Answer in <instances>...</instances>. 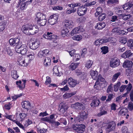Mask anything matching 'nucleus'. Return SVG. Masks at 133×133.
I'll list each match as a JSON object with an SVG mask.
<instances>
[{
  "instance_id": "1",
  "label": "nucleus",
  "mask_w": 133,
  "mask_h": 133,
  "mask_svg": "<svg viewBox=\"0 0 133 133\" xmlns=\"http://www.w3.org/2000/svg\"><path fill=\"white\" fill-rule=\"evenodd\" d=\"M23 27V32L27 35H34L38 31L37 26L34 24H27Z\"/></svg>"
},
{
  "instance_id": "2",
  "label": "nucleus",
  "mask_w": 133,
  "mask_h": 133,
  "mask_svg": "<svg viewBox=\"0 0 133 133\" xmlns=\"http://www.w3.org/2000/svg\"><path fill=\"white\" fill-rule=\"evenodd\" d=\"M28 49V48L26 44H22L21 42L19 45H17V48H15V51L17 53H21L22 55H24L27 53Z\"/></svg>"
},
{
  "instance_id": "3",
  "label": "nucleus",
  "mask_w": 133,
  "mask_h": 133,
  "mask_svg": "<svg viewBox=\"0 0 133 133\" xmlns=\"http://www.w3.org/2000/svg\"><path fill=\"white\" fill-rule=\"evenodd\" d=\"M85 126L83 124H73L72 127L73 130L78 133H82L85 131Z\"/></svg>"
},
{
  "instance_id": "4",
  "label": "nucleus",
  "mask_w": 133,
  "mask_h": 133,
  "mask_svg": "<svg viewBox=\"0 0 133 133\" xmlns=\"http://www.w3.org/2000/svg\"><path fill=\"white\" fill-rule=\"evenodd\" d=\"M43 37L45 39L51 41L53 42H57L55 41L57 39V36L53 35L51 32H47L46 34H44L43 35Z\"/></svg>"
},
{
  "instance_id": "5",
  "label": "nucleus",
  "mask_w": 133,
  "mask_h": 133,
  "mask_svg": "<svg viewBox=\"0 0 133 133\" xmlns=\"http://www.w3.org/2000/svg\"><path fill=\"white\" fill-rule=\"evenodd\" d=\"M111 37L107 38L104 37L100 40L98 39L95 41V44L97 46H99L103 43H106L107 42H110L111 41Z\"/></svg>"
},
{
  "instance_id": "6",
  "label": "nucleus",
  "mask_w": 133,
  "mask_h": 133,
  "mask_svg": "<svg viewBox=\"0 0 133 133\" xmlns=\"http://www.w3.org/2000/svg\"><path fill=\"white\" fill-rule=\"evenodd\" d=\"M88 116V112L87 111H82L79 113V116L78 117L79 122L83 121L84 119H86L87 118Z\"/></svg>"
},
{
  "instance_id": "7",
  "label": "nucleus",
  "mask_w": 133,
  "mask_h": 133,
  "mask_svg": "<svg viewBox=\"0 0 133 133\" xmlns=\"http://www.w3.org/2000/svg\"><path fill=\"white\" fill-rule=\"evenodd\" d=\"M9 42L11 46H16L15 48H17V45H19L21 43L19 42V39L17 38L10 39L9 40Z\"/></svg>"
},
{
  "instance_id": "8",
  "label": "nucleus",
  "mask_w": 133,
  "mask_h": 133,
  "mask_svg": "<svg viewBox=\"0 0 133 133\" xmlns=\"http://www.w3.org/2000/svg\"><path fill=\"white\" fill-rule=\"evenodd\" d=\"M17 61L19 64L24 66H27L30 63V61H27L24 58L20 57H18Z\"/></svg>"
},
{
  "instance_id": "9",
  "label": "nucleus",
  "mask_w": 133,
  "mask_h": 133,
  "mask_svg": "<svg viewBox=\"0 0 133 133\" xmlns=\"http://www.w3.org/2000/svg\"><path fill=\"white\" fill-rule=\"evenodd\" d=\"M59 106L58 110L62 114H64L66 112L69 107L67 104L63 103H61Z\"/></svg>"
},
{
  "instance_id": "10",
  "label": "nucleus",
  "mask_w": 133,
  "mask_h": 133,
  "mask_svg": "<svg viewBox=\"0 0 133 133\" xmlns=\"http://www.w3.org/2000/svg\"><path fill=\"white\" fill-rule=\"evenodd\" d=\"M116 124L114 122H110L106 125V131L109 132L112 131L114 130L115 129Z\"/></svg>"
},
{
  "instance_id": "11",
  "label": "nucleus",
  "mask_w": 133,
  "mask_h": 133,
  "mask_svg": "<svg viewBox=\"0 0 133 133\" xmlns=\"http://www.w3.org/2000/svg\"><path fill=\"white\" fill-rule=\"evenodd\" d=\"M119 64V59L117 58H114L111 60L110 65V67L115 68L118 66Z\"/></svg>"
},
{
  "instance_id": "12",
  "label": "nucleus",
  "mask_w": 133,
  "mask_h": 133,
  "mask_svg": "<svg viewBox=\"0 0 133 133\" xmlns=\"http://www.w3.org/2000/svg\"><path fill=\"white\" fill-rule=\"evenodd\" d=\"M58 19V16L56 14L51 15L49 18L48 22L50 24L53 25L56 23Z\"/></svg>"
},
{
  "instance_id": "13",
  "label": "nucleus",
  "mask_w": 133,
  "mask_h": 133,
  "mask_svg": "<svg viewBox=\"0 0 133 133\" xmlns=\"http://www.w3.org/2000/svg\"><path fill=\"white\" fill-rule=\"evenodd\" d=\"M87 11V8L85 6H82L78 8L77 10V13L80 16H82L84 15Z\"/></svg>"
},
{
  "instance_id": "14",
  "label": "nucleus",
  "mask_w": 133,
  "mask_h": 133,
  "mask_svg": "<svg viewBox=\"0 0 133 133\" xmlns=\"http://www.w3.org/2000/svg\"><path fill=\"white\" fill-rule=\"evenodd\" d=\"M39 43L38 42L36 41H31L30 43V48L32 50H35L37 49L39 46Z\"/></svg>"
},
{
  "instance_id": "15",
  "label": "nucleus",
  "mask_w": 133,
  "mask_h": 133,
  "mask_svg": "<svg viewBox=\"0 0 133 133\" xmlns=\"http://www.w3.org/2000/svg\"><path fill=\"white\" fill-rule=\"evenodd\" d=\"M78 82L76 80L70 77L68 78V84L71 87H74L77 84Z\"/></svg>"
},
{
  "instance_id": "16",
  "label": "nucleus",
  "mask_w": 133,
  "mask_h": 133,
  "mask_svg": "<svg viewBox=\"0 0 133 133\" xmlns=\"http://www.w3.org/2000/svg\"><path fill=\"white\" fill-rule=\"evenodd\" d=\"M18 4L20 6V9L21 10L25 9L28 5L24 1V0H19Z\"/></svg>"
},
{
  "instance_id": "17",
  "label": "nucleus",
  "mask_w": 133,
  "mask_h": 133,
  "mask_svg": "<svg viewBox=\"0 0 133 133\" xmlns=\"http://www.w3.org/2000/svg\"><path fill=\"white\" fill-rule=\"evenodd\" d=\"M46 19L45 15L42 13H38L36 15V20L38 22V21H41Z\"/></svg>"
},
{
  "instance_id": "18",
  "label": "nucleus",
  "mask_w": 133,
  "mask_h": 133,
  "mask_svg": "<svg viewBox=\"0 0 133 133\" xmlns=\"http://www.w3.org/2000/svg\"><path fill=\"white\" fill-rule=\"evenodd\" d=\"M72 106V107L78 110L83 109L84 108V107L82 104L78 102H76L75 104H73Z\"/></svg>"
},
{
  "instance_id": "19",
  "label": "nucleus",
  "mask_w": 133,
  "mask_h": 133,
  "mask_svg": "<svg viewBox=\"0 0 133 133\" xmlns=\"http://www.w3.org/2000/svg\"><path fill=\"white\" fill-rule=\"evenodd\" d=\"M69 123L70 124L79 122V119L78 117L73 116L72 117H69L68 118Z\"/></svg>"
},
{
  "instance_id": "20",
  "label": "nucleus",
  "mask_w": 133,
  "mask_h": 133,
  "mask_svg": "<svg viewBox=\"0 0 133 133\" xmlns=\"http://www.w3.org/2000/svg\"><path fill=\"white\" fill-rule=\"evenodd\" d=\"M74 24L71 20H66L64 26L69 28H72L74 26Z\"/></svg>"
},
{
  "instance_id": "21",
  "label": "nucleus",
  "mask_w": 133,
  "mask_h": 133,
  "mask_svg": "<svg viewBox=\"0 0 133 133\" xmlns=\"http://www.w3.org/2000/svg\"><path fill=\"white\" fill-rule=\"evenodd\" d=\"M22 107L23 108L26 109L27 111L30 107V104L29 101H25L22 103Z\"/></svg>"
},
{
  "instance_id": "22",
  "label": "nucleus",
  "mask_w": 133,
  "mask_h": 133,
  "mask_svg": "<svg viewBox=\"0 0 133 133\" xmlns=\"http://www.w3.org/2000/svg\"><path fill=\"white\" fill-rule=\"evenodd\" d=\"M76 93V91L72 92L70 93H65L63 95V98L64 99L68 98L75 95Z\"/></svg>"
},
{
  "instance_id": "23",
  "label": "nucleus",
  "mask_w": 133,
  "mask_h": 133,
  "mask_svg": "<svg viewBox=\"0 0 133 133\" xmlns=\"http://www.w3.org/2000/svg\"><path fill=\"white\" fill-rule=\"evenodd\" d=\"M106 26V24L103 22L97 23L95 26V28L98 30H101L104 28Z\"/></svg>"
},
{
  "instance_id": "24",
  "label": "nucleus",
  "mask_w": 133,
  "mask_h": 133,
  "mask_svg": "<svg viewBox=\"0 0 133 133\" xmlns=\"http://www.w3.org/2000/svg\"><path fill=\"white\" fill-rule=\"evenodd\" d=\"M90 74L93 79L96 80L97 79L98 73L97 71L91 70L90 71Z\"/></svg>"
},
{
  "instance_id": "25",
  "label": "nucleus",
  "mask_w": 133,
  "mask_h": 133,
  "mask_svg": "<svg viewBox=\"0 0 133 133\" xmlns=\"http://www.w3.org/2000/svg\"><path fill=\"white\" fill-rule=\"evenodd\" d=\"M123 66L125 67L131 68L133 65V63L131 61L126 60L124 63Z\"/></svg>"
},
{
  "instance_id": "26",
  "label": "nucleus",
  "mask_w": 133,
  "mask_h": 133,
  "mask_svg": "<svg viewBox=\"0 0 133 133\" xmlns=\"http://www.w3.org/2000/svg\"><path fill=\"white\" fill-rule=\"evenodd\" d=\"M99 100L97 99L93 100L91 104V106L92 107L98 106L99 103Z\"/></svg>"
},
{
  "instance_id": "27",
  "label": "nucleus",
  "mask_w": 133,
  "mask_h": 133,
  "mask_svg": "<svg viewBox=\"0 0 133 133\" xmlns=\"http://www.w3.org/2000/svg\"><path fill=\"white\" fill-rule=\"evenodd\" d=\"M126 85L127 86V87H126L127 88L126 90L127 91V92L124 94V96H126L130 92L131 89L132 87V85L130 83H129L128 85Z\"/></svg>"
},
{
  "instance_id": "28",
  "label": "nucleus",
  "mask_w": 133,
  "mask_h": 133,
  "mask_svg": "<svg viewBox=\"0 0 133 133\" xmlns=\"http://www.w3.org/2000/svg\"><path fill=\"white\" fill-rule=\"evenodd\" d=\"M44 65L46 66L50 65L51 64V59L50 58L46 57L44 60Z\"/></svg>"
},
{
  "instance_id": "29",
  "label": "nucleus",
  "mask_w": 133,
  "mask_h": 133,
  "mask_svg": "<svg viewBox=\"0 0 133 133\" xmlns=\"http://www.w3.org/2000/svg\"><path fill=\"white\" fill-rule=\"evenodd\" d=\"M26 116V114L24 113H20L18 115V117L17 118L16 120L18 119L19 121H22L23 119H24L25 117Z\"/></svg>"
},
{
  "instance_id": "30",
  "label": "nucleus",
  "mask_w": 133,
  "mask_h": 133,
  "mask_svg": "<svg viewBox=\"0 0 133 133\" xmlns=\"http://www.w3.org/2000/svg\"><path fill=\"white\" fill-rule=\"evenodd\" d=\"M132 6V3H125L122 6V7L124 10H128L130 9Z\"/></svg>"
},
{
  "instance_id": "31",
  "label": "nucleus",
  "mask_w": 133,
  "mask_h": 133,
  "mask_svg": "<svg viewBox=\"0 0 133 133\" xmlns=\"http://www.w3.org/2000/svg\"><path fill=\"white\" fill-rule=\"evenodd\" d=\"M6 25L5 21H2L0 23V32L4 30Z\"/></svg>"
},
{
  "instance_id": "32",
  "label": "nucleus",
  "mask_w": 133,
  "mask_h": 133,
  "mask_svg": "<svg viewBox=\"0 0 133 133\" xmlns=\"http://www.w3.org/2000/svg\"><path fill=\"white\" fill-rule=\"evenodd\" d=\"M11 75L12 77L15 79H16L19 77L17 74V71L15 70L12 71Z\"/></svg>"
},
{
  "instance_id": "33",
  "label": "nucleus",
  "mask_w": 133,
  "mask_h": 133,
  "mask_svg": "<svg viewBox=\"0 0 133 133\" xmlns=\"http://www.w3.org/2000/svg\"><path fill=\"white\" fill-rule=\"evenodd\" d=\"M101 49L102 50L101 52L103 54H106L108 52V48L107 46H104L101 47Z\"/></svg>"
},
{
  "instance_id": "34",
  "label": "nucleus",
  "mask_w": 133,
  "mask_h": 133,
  "mask_svg": "<svg viewBox=\"0 0 133 133\" xmlns=\"http://www.w3.org/2000/svg\"><path fill=\"white\" fill-rule=\"evenodd\" d=\"M79 63H72L70 65V69L71 70H74L78 66Z\"/></svg>"
},
{
  "instance_id": "35",
  "label": "nucleus",
  "mask_w": 133,
  "mask_h": 133,
  "mask_svg": "<svg viewBox=\"0 0 133 133\" xmlns=\"http://www.w3.org/2000/svg\"><path fill=\"white\" fill-rule=\"evenodd\" d=\"M82 38V36L80 35H76L72 37L73 39L78 41H81Z\"/></svg>"
},
{
  "instance_id": "36",
  "label": "nucleus",
  "mask_w": 133,
  "mask_h": 133,
  "mask_svg": "<svg viewBox=\"0 0 133 133\" xmlns=\"http://www.w3.org/2000/svg\"><path fill=\"white\" fill-rule=\"evenodd\" d=\"M35 58L34 54L33 52H31L30 54H29L27 56V58L29 60L28 61H30L33 60Z\"/></svg>"
},
{
  "instance_id": "37",
  "label": "nucleus",
  "mask_w": 133,
  "mask_h": 133,
  "mask_svg": "<svg viewBox=\"0 0 133 133\" xmlns=\"http://www.w3.org/2000/svg\"><path fill=\"white\" fill-rule=\"evenodd\" d=\"M118 2V0H108L107 2V4L109 6L111 5Z\"/></svg>"
},
{
  "instance_id": "38",
  "label": "nucleus",
  "mask_w": 133,
  "mask_h": 133,
  "mask_svg": "<svg viewBox=\"0 0 133 133\" xmlns=\"http://www.w3.org/2000/svg\"><path fill=\"white\" fill-rule=\"evenodd\" d=\"M127 45L130 49L133 50V39H130L127 42Z\"/></svg>"
},
{
  "instance_id": "39",
  "label": "nucleus",
  "mask_w": 133,
  "mask_h": 133,
  "mask_svg": "<svg viewBox=\"0 0 133 133\" xmlns=\"http://www.w3.org/2000/svg\"><path fill=\"white\" fill-rule=\"evenodd\" d=\"M93 63V62L92 61L90 60H89L87 61L85 65V66L88 69L90 68L91 67Z\"/></svg>"
},
{
  "instance_id": "40",
  "label": "nucleus",
  "mask_w": 133,
  "mask_h": 133,
  "mask_svg": "<svg viewBox=\"0 0 133 133\" xmlns=\"http://www.w3.org/2000/svg\"><path fill=\"white\" fill-rule=\"evenodd\" d=\"M68 32V30L67 28L64 27L62 31L61 35L62 37H65V35Z\"/></svg>"
},
{
  "instance_id": "41",
  "label": "nucleus",
  "mask_w": 133,
  "mask_h": 133,
  "mask_svg": "<svg viewBox=\"0 0 133 133\" xmlns=\"http://www.w3.org/2000/svg\"><path fill=\"white\" fill-rule=\"evenodd\" d=\"M47 20L46 19H43L41 21H38L37 23L39 24L41 26H43L45 25L46 22Z\"/></svg>"
},
{
  "instance_id": "42",
  "label": "nucleus",
  "mask_w": 133,
  "mask_h": 133,
  "mask_svg": "<svg viewBox=\"0 0 133 133\" xmlns=\"http://www.w3.org/2000/svg\"><path fill=\"white\" fill-rule=\"evenodd\" d=\"M15 116H13V115H8L6 116V118L12 121L13 122L16 123H17V121L16 120V119L15 120L13 119V118H14Z\"/></svg>"
},
{
  "instance_id": "43",
  "label": "nucleus",
  "mask_w": 133,
  "mask_h": 133,
  "mask_svg": "<svg viewBox=\"0 0 133 133\" xmlns=\"http://www.w3.org/2000/svg\"><path fill=\"white\" fill-rule=\"evenodd\" d=\"M81 56L79 54H75L74 56V60L75 61H77L79 60L81 58Z\"/></svg>"
},
{
  "instance_id": "44",
  "label": "nucleus",
  "mask_w": 133,
  "mask_h": 133,
  "mask_svg": "<svg viewBox=\"0 0 133 133\" xmlns=\"http://www.w3.org/2000/svg\"><path fill=\"white\" fill-rule=\"evenodd\" d=\"M106 14H101L98 17V20L100 21H102L105 18Z\"/></svg>"
},
{
  "instance_id": "45",
  "label": "nucleus",
  "mask_w": 133,
  "mask_h": 133,
  "mask_svg": "<svg viewBox=\"0 0 133 133\" xmlns=\"http://www.w3.org/2000/svg\"><path fill=\"white\" fill-rule=\"evenodd\" d=\"M11 104L10 102H9L5 104L4 106V108L5 109L8 110H9L11 107Z\"/></svg>"
},
{
  "instance_id": "46",
  "label": "nucleus",
  "mask_w": 133,
  "mask_h": 133,
  "mask_svg": "<svg viewBox=\"0 0 133 133\" xmlns=\"http://www.w3.org/2000/svg\"><path fill=\"white\" fill-rule=\"evenodd\" d=\"M121 73L120 72L115 74L113 76L112 80L113 81L115 82L117 79L118 77L120 75Z\"/></svg>"
},
{
  "instance_id": "47",
  "label": "nucleus",
  "mask_w": 133,
  "mask_h": 133,
  "mask_svg": "<svg viewBox=\"0 0 133 133\" xmlns=\"http://www.w3.org/2000/svg\"><path fill=\"white\" fill-rule=\"evenodd\" d=\"M122 16L123 19L124 20H127L129 19L131 16L130 14L125 15L124 14L123 15H121Z\"/></svg>"
},
{
  "instance_id": "48",
  "label": "nucleus",
  "mask_w": 133,
  "mask_h": 133,
  "mask_svg": "<svg viewBox=\"0 0 133 133\" xmlns=\"http://www.w3.org/2000/svg\"><path fill=\"white\" fill-rule=\"evenodd\" d=\"M58 121L60 123L63 124L65 125H66L67 124L65 118L63 117L61 118L58 120Z\"/></svg>"
},
{
  "instance_id": "49",
  "label": "nucleus",
  "mask_w": 133,
  "mask_h": 133,
  "mask_svg": "<svg viewBox=\"0 0 133 133\" xmlns=\"http://www.w3.org/2000/svg\"><path fill=\"white\" fill-rule=\"evenodd\" d=\"M121 83L119 82H118L114 86V90L115 91H117L119 87L120 86Z\"/></svg>"
},
{
  "instance_id": "50",
  "label": "nucleus",
  "mask_w": 133,
  "mask_h": 133,
  "mask_svg": "<svg viewBox=\"0 0 133 133\" xmlns=\"http://www.w3.org/2000/svg\"><path fill=\"white\" fill-rule=\"evenodd\" d=\"M96 81H98L100 83V82H103L105 81V79L103 78L101 75L99 74L98 76H97V78Z\"/></svg>"
},
{
  "instance_id": "51",
  "label": "nucleus",
  "mask_w": 133,
  "mask_h": 133,
  "mask_svg": "<svg viewBox=\"0 0 133 133\" xmlns=\"http://www.w3.org/2000/svg\"><path fill=\"white\" fill-rule=\"evenodd\" d=\"M119 41L120 43L124 44L127 42V38L125 37H122L120 38Z\"/></svg>"
},
{
  "instance_id": "52",
  "label": "nucleus",
  "mask_w": 133,
  "mask_h": 133,
  "mask_svg": "<svg viewBox=\"0 0 133 133\" xmlns=\"http://www.w3.org/2000/svg\"><path fill=\"white\" fill-rule=\"evenodd\" d=\"M79 33V31L78 30L77 27L74 28L71 32V34L72 36L74 35L75 34Z\"/></svg>"
},
{
  "instance_id": "53",
  "label": "nucleus",
  "mask_w": 133,
  "mask_h": 133,
  "mask_svg": "<svg viewBox=\"0 0 133 133\" xmlns=\"http://www.w3.org/2000/svg\"><path fill=\"white\" fill-rule=\"evenodd\" d=\"M114 95L112 94H108V99L106 100V102H109L111 101L113 98Z\"/></svg>"
},
{
  "instance_id": "54",
  "label": "nucleus",
  "mask_w": 133,
  "mask_h": 133,
  "mask_svg": "<svg viewBox=\"0 0 133 133\" xmlns=\"http://www.w3.org/2000/svg\"><path fill=\"white\" fill-rule=\"evenodd\" d=\"M128 108L130 111H132L133 110V104L132 102H130L129 103Z\"/></svg>"
},
{
  "instance_id": "55",
  "label": "nucleus",
  "mask_w": 133,
  "mask_h": 133,
  "mask_svg": "<svg viewBox=\"0 0 133 133\" xmlns=\"http://www.w3.org/2000/svg\"><path fill=\"white\" fill-rule=\"evenodd\" d=\"M52 8L53 10H62L63 9V7L58 5L54 6Z\"/></svg>"
},
{
  "instance_id": "56",
  "label": "nucleus",
  "mask_w": 133,
  "mask_h": 133,
  "mask_svg": "<svg viewBox=\"0 0 133 133\" xmlns=\"http://www.w3.org/2000/svg\"><path fill=\"white\" fill-rule=\"evenodd\" d=\"M122 133H128V128L125 127H123L122 128Z\"/></svg>"
},
{
  "instance_id": "57",
  "label": "nucleus",
  "mask_w": 133,
  "mask_h": 133,
  "mask_svg": "<svg viewBox=\"0 0 133 133\" xmlns=\"http://www.w3.org/2000/svg\"><path fill=\"white\" fill-rule=\"evenodd\" d=\"M87 49L86 48H84L82 51V53L81 54V56L82 57H84L85 55L87 53Z\"/></svg>"
},
{
  "instance_id": "58",
  "label": "nucleus",
  "mask_w": 133,
  "mask_h": 133,
  "mask_svg": "<svg viewBox=\"0 0 133 133\" xmlns=\"http://www.w3.org/2000/svg\"><path fill=\"white\" fill-rule=\"evenodd\" d=\"M54 73L55 74L58 76L59 71H58V69L56 67H54L53 69Z\"/></svg>"
},
{
  "instance_id": "59",
  "label": "nucleus",
  "mask_w": 133,
  "mask_h": 133,
  "mask_svg": "<svg viewBox=\"0 0 133 133\" xmlns=\"http://www.w3.org/2000/svg\"><path fill=\"white\" fill-rule=\"evenodd\" d=\"M113 90V87L112 84L110 85L108 87L107 90V92L109 93L110 92H112Z\"/></svg>"
},
{
  "instance_id": "60",
  "label": "nucleus",
  "mask_w": 133,
  "mask_h": 133,
  "mask_svg": "<svg viewBox=\"0 0 133 133\" xmlns=\"http://www.w3.org/2000/svg\"><path fill=\"white\" fill-rule=\"evenodd\" d=\"M23 94L22 93L20 94H19L15 95L12 97V98L14 100H16L18 98L20 97L23 95Z\"/></svg>"
},
{
  "instance_id": "61",
  "label": "nucleus",
  "mask_w": 133,
  "mask_h": 133,
  "mask_svg": "<svg viewBox=\"0 0 133 133\" xmlns=\"http://www.w3.org/2000/svg\"><path fill=\"white\" fill-rule=\"evenodd\" d=\"M51 83V79L50 78L49 76H47L46 77V79L45 82L46 84H50Z\"/></svg>"
},
{
  "instance_id": "62",
  "label": "nucleus",
  "mask_w": 133,
  "mask_h": 133,
  "mask_svg": "<svg viewBox=\"0 0 133 133\" xmlns=\"http://www.w3.org/2000/svg\"><path fill=\"white\" fill-rule=\"evenodd\" d=\"M117 105L116 104L113 103L111 105V109L112 110H116V107Z\"/></svg>"
},
{
  "instance_id": "63",
  "label": "nucleus",
  "mask_w": 133,
  "mask_h": 133,
  "mask_svg": "<svg viewBox=\"0 0 133 133\" xmlns=\"http://www.w3.org/2000/svg\"><path fill=\"white\" fill-rule=\"evenodd\" d=\"M99 82L98 81H96L95 83V84L94 86V88L96 89H99Z\"/></svg>"
},
{
  "instance_id": "64",
  "label": "nucleus",
  "mask_w": 133,
  "mask_h": 133,
  "mask_svg": "<svg viewBox=\"0 0 133 133\" xmlns=\"http://www.w3.org/2000/svg\"><path fill=\"white\" fill-rule=\"evenodd\" d=\"M119 114L120 115L125 116V112L123 109H121L119 111Z\"/></svg>"
}]
</instances>
